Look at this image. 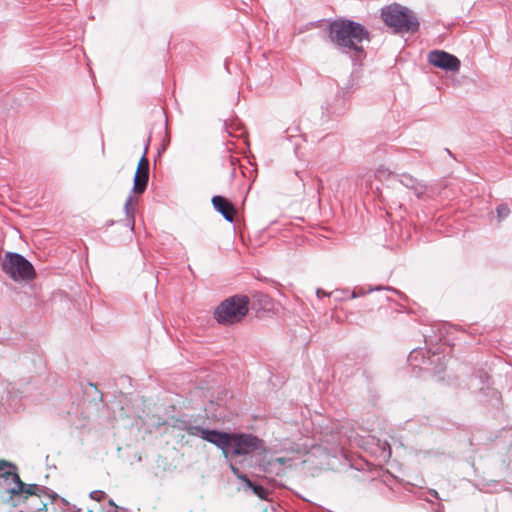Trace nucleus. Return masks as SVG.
Returning <instances> with one entry per match:
<instances>
[{
	"label": "nucleus",
	"instance_id": "9",
	"mask_svg": "<svg viewBox=\"0 0 512 512\" xmlns=\"http://www.w3.org/2000/svg\"><path fill=\"white\" fill-rule=\"evenodd\" d=\"M16 470H17L16 467H15V469L10 468L6 472V479L11 478L15 484L14 487H11L9 489V493L11 495H19L21 493H25L26 496H33L34 494H36V490H38V485L37 484L26 485L25 483H23L22 480L20 479L18 473L16 472Z\"/></svg>",
	"mask_w": 512,
	"mask_h": 512
},
{
	"label": "nucleus",
	"instance_id": "7",
	"mask_svg": "<svg viewBox=\"0 0 512 512\" xmlns=\"http://www.w3.org/2000/svg\"><path fill=\"white\" fill-rule=\"evenodd\" d=\"M149 146V140L144 148V153L139 160L137 170L133 179L132 193L142 194L145 192L149 179V161L147 158V151Z\"/></svg>",
	"mask_w": 512,
	"mask_h": 512
},
{
	"label": "nucleus",
	"instance_id": "19",
	"mask_svg": "<svg viewBox=\"0 0 512 512\" xmlns=\"http://www.w3.org/2000/svg\"><path fill=\"white\" fill-rule=\"evenodd\" d=\"M105 497V493L101 490H95L90 493V498L96 501H101Z\"/></svg>",
	"mask_w": 512,
	"mask_h": 512
},
{
	"label": "nucleus",
	"instance_id": "22",
	"mask_svg": "<svg viewBox=\"0 0 512 512\" xmlns=\"http://www.w3.org/2000/svg\"><path fill=\"white\" fill-rule=\"evenodd\" d=\"M37 512H48L47 505L44 503L42 507L37 509Z\"/></svg>",
	"mask_w": 512,
	"mask_h": 512
},
{
	"label": "nucleus",
	"instance_id": "25",
	"mask_svg": "<svg viewBox=\"0 0 512 512\" xmlns=\"http://www.w3.org/2000/svg\"><path fill=\"white\" fill-rule=\"evenodd\" d=\"M323 295H327V294H326L325 292H323L322 290L318 289V290H317V296H318V297H321V296H323Z\"/></svg>",
	"mask_w": 512,
	"mask_h": 512
},
{
	"label": "nucleus",
	"instance_id": "20",
	"mask_svg": "<svg viewBox=\"0 0 512 512\" xmlns=\"http://www.w3.org/2000/svg\"><path fill=\"white\" fill-rule=\"evenodd\" d=\"M205 430L204 428H201L200 426H189L187 429V432L189 435L196 436L198 433L201 434V431Z\"/></svg>",
	"mask_w": 512,
	"mask_h": 512
},
{
	"label": "nucleus",
	"instance_id": "6",
	"mask_svg": "<svg viewBox=\"0 0 512 512\" xmlns=\"http://www.w3.org/2000/svg\"><path fill=\"white\" fill-rule=\"evenodd\" d=\"M428 63L447 72L457 73L461 62L453 54L443 50H432L427 56Z\"/></svg>",
	"mask_w": 512,
	"mask_h": 512
},
{
	"label": "nucleus",
	"instance_id": "1",
	"mask_svg": "<svg viewBox=\"0 0 512 512\" xmlns=\"http://www.w3.org/2000/svg\"><path fill=\"white\" fill-rule=\"evenodd\" d=\"M329 39L343 53L364 54L363 42L369 33L363 25L352 20H336L329 26Z\"/></svg>",
	"mask_w": 512,
	"mask_h": 512
},
{
	"label": "nucleus",
	"instance_id": "24",
	"mask_svg": "<svg viewBox=\"0 0 512 512\" xmlns=\"http://www.w3.org/2000/svg\"><path fill=\"white\" fill-rule=\"evenodd\" d=\"M274 462H276V463H278V464L282 465V464H284V459H283V458H276V459L274 460Z\"/></svg>",
	"mask_w": 512,
	"mask_h": 512
},
{
	"label": "nucleus",
	"instance_id": "10",
	"mask_svg": "<svg viewBox=\"0 0 512 512\" xmlns=\"http://www.w3.org/2000/svg\"><path fill=\"white\" fill-rule=\"evenodd\" d=\"M212 204L214 209L219 212L225 220L231 223L234 221L236 211L227 199L217 195L212 198Z\"/></svg>",
	"mask_w": 512,
	"mask_h": 512
},
{
	"label": "nucleus",
	"instance_id": "17",
	"mask_svg": "<svg viewBox=\"0 0 512 512\" xmlns=\"http://www.w3.org/2000/svg\"><path fill=\"white\" fill-rule=\"evenodd\" d=\"M250 488H252L253 492L259 496L260 498L262 499H265L266 498V495H267V491L264 487L260 486V485H255L252 483V486H249Z\"/></svg>",
	"mask_w": 512,
	"mask_h": 512
},
{
	"label": "nucleus",
	"instance_id": "15",
	"mask_svg": "<svg viewBox=\"0 0 512 512\" xmlns=\"http://www.w3.org/2000/svg\"><path fill=\"white\" fill-rule=\"evenodd\" d=\"M230 468H231V471L232 473L238 478L240 479L241 481H243L244 483H246L247 486H252V482L249 480V478L242 474L239 469L234 465V464H230Z\"/></svg>",
	"mask_w": 512,
	"mask_h": 512
},
{
	"label": "nucleus",
	"instance_id": "12",
	"mask_svg": "<svg viewBox=\"0 0 512 512\" xmlns=\"http://www.w3.org/2000/svg\"><path fill=\"white\" fill-rule=\"evenodd\" d=\"M138 204V199L130 194L124 204V211L126 215V220L131 230H134L135 227V211L136 206Z\"/></svg>",
	"mask_w": 512,
	"mask_h": 512
},
{
	"label": "nucleus",
	"instance_id": "5",
	"mask_svg": "<svg viewBox=\"0 0 512 512\" xmlns=\"http://www.w3.org/2000/svg\"><path fill=\"white\" fill-rule=\"evenodd\" d=\"M1 267L14 281H29L35 277L33 265L19 253L7 252L4 255Z\"/></svg>",
	"mask_w": 512,
	"mask_h": 512
},
{
	"label": "nucleus",
	"instance_id": "23",
	"mask_svg": "<svg viewBox=\"0 0 512 512\" xmlns=\"http://www.w3.org/2000/svg\"><path fill=\"white\" fill-rule=\"evenodd\" d=\"M429 493L431 494V496H433L434 498L438 499L439 498V494L436 490H430Z\"/></svg>",
	"mask_w": 512,
	"mask_h": 512
},
{
	"label": "nucleus",
	"instance_id": "14",
	"mask_svg": "<svg viewBox=\"0 0 512 512\" xmlns=\"http://www.w3.org/2000/svg\"><path fill=\"white\" fill-rule=\"evenodd\" d=\"M230 468H231V471L232 473L238 478L240 479L241 481H243L244 483H246L247 486H252V482L249 480V478L242 474L239 469L234 465V464H230Z\"/></svg>",
	"mask_w": 512,
	"mask_h": 512
},
{
	"label": "nucleus",
	"instance_id": "3",
	"mask_svg": "<svg viewBox=\"0 0 512 512\" xmlns=\"http://www.w3.org/2000/svg\"><path fill=\"white\" fill-rule=\"evenodd\" d=\"M381 17L385 24L396 33H413L419 28V21L414 13L399 4L384 7L381 11Z\"/></svg>",
	"mask_w": 512,
	"mask_h": 512
},
{
	"label": "nucleus",
	"instance_id": "21",
	"mask_svg": "<svg viewBox=\"0 0 512 512\" xmlns=\"http://www.w3.org/2000/svg\"><path fill=\"white\" fill-rule=\"evenodd\" d=\"M35 496H38V497H41L42 495H47L49 497H53L52 495H50L48 493V489L44 486H40L38 485V490H36V494H34Z\"/></svg>",
	"mask_w": 512,
	"mask_h": 512
},
{
	"label": "nucleus",
	"instance_id": "13",
	"mask_svg": "<svg viewBox=\"0 0 512 512\" xmlns=\"http://www.w3.org/2000/svg\"><path fill=\"white\" fill-rule=\"evenodd\" d=\"M380 289H382V288L381 287H375V288H369L368 290H366L363 287L356 288V289H354L350 293L349 298L350 299H354V298H357V297H362V296L366 295L367 293H370V292L375 291V290H380Z\"/></svg>",
	"mask_w": 512,
	"mask_h": 512
},
{
	"label": "nucleus",
	"instance_id": "28",
	"mask_svg": "<svg viewBox=\"0 0 512 512\" xmlns=\"http://www.w3.org/2000/svg\"><path fill=\"white\" fill-rule=\"evenodd\" d=\"M109 504H110L111 506H116V505H115V503L113 502V500H109Z\"/></svg>",
	"mask_w": 512,
	"mask_h": 512
},
{
	"label": "nucleus",
	"instance_id": "18",
	"mask_svg": "<svg viewBox=\"0 0 512 512\" xmlns=\"http://www.w3.org/2000/svg\"><path fill=\"white\" fill-rule=\"evenodd\" d=\"M10 468H14L15 469V465H13V464H11L9 462H6L4 460H0V477H5L6 478V472Z\"/></svg>",
	"mask_w": 512,
	"mask_h": 512
},
{
	"label": "nucleus",
	"instance_id": "4",
	"mask_svg": "<svg viewBox=\"0 0 512 512\" xmlns=\"http://www.w3.org/2000/svg\"><path fill=\"white\" fill-rule=\"evenodd\" d=\"M247 296L235 295L222 301L214 311L215 320L221 325H233L242 321L249 308Z\"/></svg>",
	"mask_w": 512,
	"mask_h": 512
},
{
	"label": "nucleus",
	"instance_id": "8",
	"mask_svg": "<svg viewBox=\"0 0 512 512\" xmlns=\"http://www.w3.org/2000/svg\"><path fill=\"white\" fill-rule=\"evenodd\" d=\"M232 437L233 433H226L209 429L201 431V438L218 447L227 459L229 458Z\"/></svg>",
	"mask_w": 512,
	"mask_h": 512
},
{
	"label": "nucleus",
	"instance_id": "11",
	"mask_svg": "<svg viewBox=\"0 0 512 512\" xmlns=\"http://www.w3.org/2000/svg\"><path fill=\"white\" fill-rule=\"evenodd\" d=\"M398 177L399 182L403 186L411 189L417 197H421L425 193V186L411 175L401 174Z\"/></svg>",
	"mask_w": 512,
	"mask_h": 512
},
{
	"label": "nucleus",
	"instance_id": "2",
	"mask_svg": "<svg viewBox=\"0 0 512 512\" xmlns=\"http://www.w3.org/2000/svg\"><path fill=\"white\" fill-rule=\"evenodd\" d=\"M265 455L266 449L262 440L251 434L233 433L228 459L243 456L245 460H249L248 466H259L267 472L271 462H264Z\"/></svg>",
	"mask_w": 512,
	"mask_h": 512
},
{
	"label": "nucleus",
	"instance_id": "26",
	"mask_svg": "<svg viewBox=\"0 0 512 512\" xmlns=\"http://www.w3.org/2000/svg\"><path fill=\"white\" fill-rule=\"evenodd\" d=\"M323 295H327V294H326L325 292H323L322 290L318 289V290H317V296H318V297H321V296H323Z\"/></svg>",
	"mask_w": 512,
	"mask_h": 512
},
{
	"label": "nucleus",
	"instance_id": "16",
	"mask_svg": "<svg viewBox=\"0 0 512 512\" xmlns=\"http://www.w3.org/2000/svg\"><path fill=\"white\" fill-rule=\"evenodd\" d=\"M496 211H497V216H498L500 221L502 219L506 218L509 215V213H510V209L505 204L499 205L497 207Z\"/></svg>",
	"mask_w": 512,
	"mask_h": 512
},
{
	"label": "nucleus",
	"instance_id": "27",
	"mask_svg": "<svg viewBox=\"0 0 512 512\" xmlns=\"http://www.w3.org/2000/svg\"><path fill=\"white\" fill-rule=\"evenodd\" d=\"M480 380H481L482 382H484V381H485V382H488V381H489V377H488L487 375H484L483 377H480Z\"/></svg>",
	"mask_w": 512,
	"mask_h": 512
}]
</instances>
